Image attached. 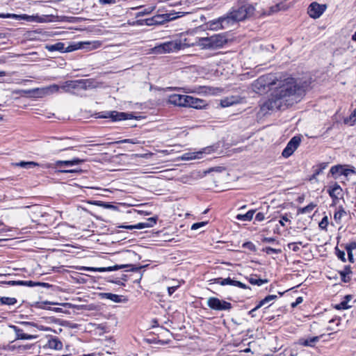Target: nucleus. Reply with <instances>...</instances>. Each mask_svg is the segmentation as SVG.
<instances>
[{"label": "nucleus", "mask_w": 356, "mask_h": 356, "mask_svg": "<svg viewBox=\"0 0 356 356\" xmlns=\"http://www.w3.org/2000/svg\"><path fill=\"white\" fill-rule=\"evenodd\" d=\"M301 245L302 242L298 243H291L288 244V246L290 249H291L293 252H298L300 250L298 245Z\"/></svg>", "instance_id": "42"}, {"label": "nucleus", "mask_w": 356, "mask_h": 356, "mask_svg": "<svg viewBox=\"0 0 356 356\" xmlns=\"http://www.w3.org/2000/svg\"><path fill=\"white\" fill-rule=\"evenodd\" d=\"M10 328L15 332L17 339H33L37 338V335L28 334L24 332V330L18 327L16 325H10Z\"/></svg>", "instance_id": "16"}, {"label": "nucleus", "mask_w": 356, "mask_h": 356, "mask_svg": "<svg viewBox=\"0 0 356 356\" xmlns=\"http://www.w3.org/2000/svg\"><path fill=\"white\" fill-rule=\"evenodd\" d=\"M316 207V204H315L314 203H310L309 204H308L307 206H306L305 207L298 209V214H300V213H302V214L310 213Z\"/></svg>", "instance_id": "31"}, {"label": "nucleus", "mask_w": 356, "mask_h": 356, "mask_svg": "<svg viewBox=\"0 0 356 356\" xmlns=\"http://www.w3.org/2000/svg\"><path fill=\"white\" fill-rule=\"evenodd\" d=\"M205 106L206 104L204 100L187 95V102H186V107H191L200 109L202 108Z\"/></svg>", "instance_id": "14"}, {"label": "nucleus", "mask_w": 356, "mask_h": 356, "mask_svg": "<svg viewBox=\"0 0 356 356\" xmlns=\"http://www.w3.org/2000/svg\"><path fill=\"white\" fill-rule=\"evenodd\" d=\"M336 251H337V257L341 259L342 261L345 262L346 261V254H345V252L344 251H341L339 249H336Z\"/></svg>", "instance_id": "44"}, {"label": "nucleus", "mask_w": 356, "mask_h": 356, "mask_svg": "<svg viewBox=\"0 0 356 356\" xmlns=\"http://www.w3.org/2000/svg\"><path fill=\"white\" fill-rule=\"evenodd\" d=\"M325 9V6L320 5L316 2L310 4L308 8V14L314 19L319 17Z\"/></svg>", "instance_id": "9"}, {"label": "nucleus", "mask_w": 356, "mask_h": 356, "mask_svg": "<svg viewBox=\"0 0 356 356\" xmlns=\"http://www.w3.org/2000/svg\"><path fill=\"white\" fill-rule=\"evenodd\" d=\"M355 248H356V243L355 242L351 243L350 244L348 245L346 247V250L348 249H350V250L353 251V250L355 249Z\"/></svg>", "instance_id": "56"}, {"label": "nucleus", "mask_w": 356, "mask_h": 356, "mask_svg": "<svg viewBox=\"0 0 356 356\" xmlns=\"http://www.w3.org/2000/svg\"><path fill=\"white\" fill-rule=\"evenodd\" d=\"M168 102L175 106L186 107L187 95L172 94L168 97Z\"/></svg>", "instance_id": "11"}, {"label": "nucleus", "mask_w": 356, "mask_h": 356, "mask_svg": "<svg viewBox=\"0 0 356 356\" xmlns=\"http://www.w3.org/2000/svg\"><path fill=\"white\" fill-rule=\"evenodd\" d=\"M60 89H61L65 92H70V89L68 87L67 81L63 83V85L60 86Z\"/></svg>", "instance_id": "50"}, {"label": "nucleus", "mask_w": 356, "mask_h": 356, "mask_svg": "<svg viewBox=\"0 0 356 356\" xmlns=\"http://www.w3.org/2000/svg\"><path fill=\"white\" fill-rule=\"evenodd\" d=\"M21 325L25 326V327H30V326H35V325L33 323H31V322H21L20 323Z\"/></svg>", "instance_id": "58"}, {"label": "nucleus", "mask_w": 356, "mask_h": 356, "mask_svg": "<svg viewBox=\"0 0 356 356\" xmlns=\"http://www.w3.org/2000/svg\"><path fill=\"white\" fill-rule=\"evenodd\" d=\"M83 44L82 49H86L87 51H91L93 49H96L101 46V42L99 41H94V42H81Z\"/></svg>", "instance_id": "27"}, {"label": "nucleus", "mask_w": 356, "mask_h": 356, "mask_svg": "<svg viewBox=\"0 0 356 356\" xmlns=\"http://www.w3.org/2000/svg\"><path fill=\"white\" fill-rule=\"evenodd\" d=\"M231 280L232 279L230 277H227L225 279H222L221 277L215 279V283L219 284L222 286L224 285H231Z\"/></svg>", "instance_id": "36"}, {"label": "nucleus", "mask_w": 356, "mask_h": 356, "mask_svg": "<svg viewBox=\"0 0 356 356\" xmlns=\"http://www.w3.org/2000/svg\"><path fill=\"white\" fill-rule=\"evenodd\" d=\"M60 90V86L57 84H52L49 86L38 88L36 90L38 95L41 96L49 95L56 92H58Z\"/></svg>", "instance_id": "15"}, {"label": "nucleus", "mask_w": 356, "mask_h": 356, "mask_svg": "<svg viewBox=\"0 0 356 356\" xmlns=\"http://www.w3.org/2000/svg\"><path fill=\"white\" fill-rule=\"evenodd\" d=\"M290 222V220L289 218H287L286 215H284V216H282V219L280 220V224L282 225V226H284V222Z\"/></svg>", "instance_id": "54"}, {"label": "nucleus", "mask_w": 356, "mask_h": 356, "mask_svg": "<svg viewBox=\"0 0 356 356\" xmlns=\"http://www.w3.org/2000/svg\"><path fill=\"white\" fill-rule=\"evenodd\" d=\"M352 273L350 266H346L343 270L339 272L341 280L343 282H348L350 280V275Z\"/></svg>", "instance_id": "25"}, {"label": "nucleus", "mask_w": 356, "mask_h": 356, "mask_svg": "<svg viewBox=\"0 0 356 356\" xmlns=\"http://www.w3.org/2000/svg\"><path fill=\"white\" fill-rule=\"evenodd\" d=\"M277 298V296L275 295H269L267 296L265 298L261 300L259 304L256 306V309H259L262 306L265 305L266 304L268 303L269 302L275 300Z\"/></svg>", "instance_id": "34"}, {"label": "nucleus", "mask_w": 356, "mask_h": 356, "mask_svg": "<svg viewBox=\"0 0 356 356\" xmlns=\"http://www.w3.org/2000/svg\"><path fill=\"white\" fill-rule=\"evenodd\" d=\"M254 7L249 3H245L237 8H234L227 17V22L229 20L240 22L248 19L254 15Z\"/></svg>", "instance_id": "4"}, {"label": "nucleus", "mask_w": 356, "mask_h": 356, "mask_svg": "<svg viewBox=\"0 0 356 356\" xmlns=\"http://www.w3.org/2000/svg\"><path fill=\"white\" fill-rule=\"evenodd\" d=\"M350 306L348 305V302L346 301H343L339 305L336 306V308L338 309H346L349 308Z\"/></svg>", "instance_id": "48"}, {"label": "nucleus", "mask_w": 356, "mask_h": 356, "mask_svg": "<svg viewBox=\"0 0 356 356\" xmlns=\"http://www.w3.org/2000/svg\"><path fill=\"white\" fill-rule=\"evenodd\" d=\"M0 18H13V19H19L22 18L20 15L16 14H0Z\"/></svg>", "instance_id": "41"}, {"label": "nucleus", "mask_w": 356, "mask_h": 356, "mask_svg": "<svg viewBox=\"0 0 356 356\" xmlns=\"http://www.w3.org/2000/svg\"><path fill=\"white\" fill-rule=\"evenodd\" d=\"M273 87L270 98L264 104L268 110H278L292 106L300 102L305 95L304 88L293 77L275 78Z\"/></svg>", "instance_id": "1"}, {"label": "nucleus", "mask_w": 356, "mask_h": 356, "mask_svg": "<svg viewBox=\"0 0 356 356\" xmlns=\"http://www.w3.org/2000/svg\"><path fill=\"white\" fill-rule=\"evenodd\" d=\"M60 172H63V173H68V172H75V170H61Z\"/></svg>", "instance_id": "62"}, {"label": "nucleus", "mask_w": 356, "mask_h": 356, "mask_svg": "<svg viewBox=\"0 0 356 356\" xmlns=\"http://www.w3.org/2000/svg\"><path fill=\"white\" fill-rule=\"evenodd\" d=\"M82 48H83L82 42H76V43L70 44L67 47H66L65 48V51L66 52H70V51H75V50H77V49H82Z\"/></svg>", "instance_id": "35"}, {"label": "nucleus", "mask_w": 356, "mask_h": 356, "mask_svg": "<svg viewBox=\"0 0 356 356\" xmlns=\"http://www.w3.org/2000/svg\"><path fill=\"white\" fill-rule=\"evenodd\" d=\"M156 218L152 217V218H149L148 219H147L145 222H139L134 225L120 226L119 227H122V228L129 229H144V228H147V227H152L156 224Z\"/></svg>", "instance_id": "10"}, {"label": "nucleus", "mask_w": 356, "mask_h": 356, "mask_svg": "<svg viewBox=\"0 0 356 356\" xmlns=\"http://www.w3.org/2000/svg\"><path fill=\"white\" fill-rule=\"evenodd\" d=\"M275 76L272 74L261 76L252 83V89L257 93H264L273 88Z\"/></svg>", "instance_id": "5"}, {"label": "nucleus", "mask_w": 356, "mask_h": 356, "mask_svg": "<svg viewBox=\"0 0 356 356\" xmlns=\"http://www.w3.org/2000/svg\"><path fill=\"white\" fill-rule=\"evenodd\" d=\"M193 154H195L194 153H193V154H184L182 156V159H184V160H189V159H195L196 156L195 155L193 156Z\"/></svg>", "instance_id": "53"}, {"label": "nucleus", "mask_w": 356, "mask_h": 356, "mask_svg": "<svg viewBox=\"0 0 356 356\" xmlns=\"http://www.w3.org/2000/svg\"><path fill=\"white\" fill-rule=\"evenodd\" d=\"M330 172L332 175H339L348 176L350 173H354L355 170L353 168H347L343 165H338L332 166Z\"/></svg>", "instance_id": "13"}, {"label": "nucleus", "mask_w": 356, "mask_h": 356, "mask_svg": "<svg viewBox=\"0 0 356 356\" xmlns=\"http://www.w3.org/2000/svg\"><path fill=\"white\" fill-rule=\"evenodd\" d=\"M45 48L49 51H60V52H66L65 44L63 42H57L54 44H47Z\"/></svg>", "instance_id": "24"}, {"label": "nucleus", "mask_w": 356, "mask_h": 356, "mask_svg": "<svg viewBox=\"0 0 356 356\" xmlns=\"http://www.w3.org/2000/svg\"><path fill=\"white\" fill-rule=\"evenodd\" d=\"M243 247L248 248L250 250H254V245L251 242H247L243 244Z\"/></svg>", "instance_id": "55"}, {"label": "nucleus", "mask_w": 356, "mask_h": 356, "mask_svg": "<svg viewBox=\"0 0 356 356\" xmlns=\"http://www.w3.org/2000/svg\"><path fill=\"white\" fill-rule=\"evenodd\" d=\"M194 43H190V40L181 37L179 39L163 42L154 47L152 51L154 54H165L176 51L187 47L193 46Z\"/></svg>", "instance_id": "2"}, {"label": "nucleus", "mask_w": 356, "mask_h": 356, "mask_svg": "<svg viewBox=\"0 0 356 356\" xmlns=\"http://www.w3.org/2000/svg\"><path fill=\"white\" fill-rule=\"evenodd\" d=\"M347 213L343 207H339L338 209L334 213V220L337 224H340L341 218L346 216Z\"/></svg>", "instance_id": "26"}, {"label": "nucleus", "mask_w": 356, "mask_h": 356, "mask_svg": "<svg viewBox=\"0 0 356 356\" xmlns=\"http://www.w3.org/2000/svg\"><path fill=\"white\" fill-rule=\"evenodd\" d=\"M124 267H125V266H124V265H115L113 266H109L107 268L83 267V268L88 271L106 272V271H113V270H119Z\"/></svg>", "instance_id": "18"}, {"label": "nucleus", "mask_w": 356, "mask_h": 356, "mask_svg": "<svg viewBox=\"0 0 356 356\" xmlns=\"http://www.w3.org/2000/svg\"><path fill=\"white\" fill-rule=\"evenodd\" d=\"M7 284L10 286H35L39 285H47L45 283L35 282L33 281H0V285Z\"/></svg>", "instance_id": "12"}, {"label": "nucleus", "mask_w": 356, "mask_h": 356, "mask_svg": "<svg viewBox=\"0 0 356 356\" xmlns=\"http://www.w3.org/2000/svg\"><path fill=\"white\" fill-rule=\"evenodd\" d=\"M227 38L222 35H213L210 37L199 38L195 42H191L190 43H194V45L199 46L202 49H218L222 47L226 42Z\"/></svg>", "instance_id": "3"}, {"label": "nucleus", "mask_w": 356, "mask_h": 356, "mask_svg": "<svg viewBox=\"0 0 356 356\" xmlns=\"http://www.w3.org/2000/svg\"><path fill=\"white\" fill-rule=\"evenodd\" d=\"M319 227L322 229H326L328 225V218L327 216H325L322 218L321 221L319 222Z\"/></svg>", "instance_id": "40"}, {"label": "nucleus", "mask_w": 356, "mask_h": 356, "mask_svg": "<svg viewBox=\"0 0 356 356\" xmlns=\"http://www.w3.org/2000/svg\"><path fill=\"white\" fill-rule=\"evenodd\" d=\"M99 118H111L113 121H120L123 120L133 118V115L131 113H127L123 112L118 111H107L104 114H99Z\"/></svg>", "instance_id": "8"}, {"label": "nucleus", "mask_w": 356, "mask_h": 356, "mask_svg": "<svg viewBox=\"0 0 356 356\" xmlns=\"http://www.w3.org/2000/svg\"><path fill=\"white\" fill-rule=\"evenodd\" d=\"M153 10H154V8H151V7L144 8L141 11L138 12L137 15L138 16H143L145 15H148V14L151 13Z\"/></svg>", "instance_id": "43"}, {"label": "nucleus", "mask_w": 356, "mask_h": 356, "mask_svg": "<svg viewBox=\"0 0 356 356\" xmlns=\"http://www.w3.org/2000/svg\"><path fill=\"white\" fill-rule=\"evenodd\" d=\"M102 296L103 298H106L111 300L115 302H120L121 301V296L116 295V294H113V293H102Z\"/></svg>", "instance_id": "33"}, {"label": "nucleus", "mask_w": 356, "mask_h": 356, "mask_svg": "<svg viewBox=\"0 0 356 356\" xmlns=\"http://www.w3.org/2000/svg\"><path fill=\"white\" fill-rule=\"evenodd\" d=\"M302 302V297H298V298H297V299H296V304L299 305V304H300Z\"/></svg>", "instance_id": "61"}, {"label": "nucleus", "mask_w": 356, "mask_h": 356, "mask_svg": "<svg viewBox=\"0 0 356 356\" xmlns=\"http://www.w3.org/2000/svg\"><path fill=\"white\" fill-rule=\"evenodd\" d=\"M116 143H131L137 144L138 141L136 139H124L120 141H117Z\"/></svg>", "instance_id": "49"}, {"label": "nucleus", "mask_w": 356, "mask_h": 356, "mask_svg": "<svg viewBox=\"0 0 356 356\" xmlns=\"http://www.w3.org/2000/svg\"><path fill=\"white\" fill-rule=\"evenodd\" d=\"M248 280L250 284H252L253 285H257V286H261L263 284L268 282V280H266V279L263 280V279L257 278V275L250 277L248 279Z\"/></svg>", "instance_id": "30"}, {"label": "nucleus", "mask_w": 356, "mask_h": 356, "mask_svg": "<svg viewBox=\"0 0 356 356\" xmlns=\"http://www.w3.org/2000/svg\"><path fill=\"white\" fill-rule=\"evenodd\" d=\"M0 303L6 305H14L17 303V299L9 297H0Z\"/></svg>", "instance_id": "32"}, {"label": "nucleus", "mask_w": 356, "mask_h": 356, "mask_svg": "<svg viewBox=\"0 0 356 356\" xmlns=\"http://www.w3.org/2000/svg\"><path fill=\"white\" fill-rule=\"evenodd\" d=\"M85 161L84 159H74L71 161H57L56 162V166H72L74 165H79Z\"/></svg>", "instance_id": "22"}, {"label": "nucleus", "mask_w": 356, "mask_h": 356, "mask_svg": "<svg viewBox=\"0 0 356 356\" xmlns=\"http://www.w3.org/2000/svg\"><path fill=\"white\" fill-rule=\"evenodd\" d=\"M15 166L24 168H32L36 166H39V164L34 161H21L14 164Z\"/></svg>", "instance_id": "29"}, {"label": "nucleus", "mask_w": 356, "mask_h": 356, "mask_svg": "<svg viewBox=\"0 0 356 356\" xmlns=\"http://www.w3.org/2000/svg\"><path fill=\"white\" fill-rule=\"evenodd\" d=\"M99 2L102 4L112 3H114V0H99Z\"/></svg>", "instance_id": "60"}, {"label": "nucleus", "mask_w": 356, "mask_h": 356, "mask_svg": "<svg viewBox=\"0 0 356 356\" xmlns=\"http://www.w3.org/2000/svg\"><path fill=\"white\" fill-rule=\"evenodd\" d=\"M231 285L234 286H238L239 288L244 289H250V287H248L245 284H243L239 281L232 280V279L231 280Z\"/></svg>", "instance_id": "38"}, {"label": "nucleus", "mask_w": 356, "mask_h": 356, "mask_svg": "<svg viewBox=\"0 0 356 356\" xmlns=\"http://www.w3.org/2000/svg\"><path fill=\"white\" fill-rule=\"evenodd\" d=\"M352 40L353 41H355L356 42V31L355 32V33L352 35Z\"/></svg>", "instance_id": "64"}, {"label": "nucleus", "mask_w": 356, "mask_h": 356, "mask_svg": "<svg viewBox=\"0 0 356 356\" xmlns=\"http://www.w3.org/2000/svg\"><path fill=\"white\" fill-rule=\"evenodd\" d=\"M355 120H356V108L351 113L349 118L344 120V122L346 124H348V123L353 124L355 122Z\"/></svg>", "instance_id": "39"}, {"label": "nucleus", "mask_w": 356, "mask_h": 356, "mask_svg": "<svg viewBox=\"0 0 356 356\" xmlns=\"http://www.w3.org/2000/svg\"><path fill=\"white\" fill-rule=\"evenodd\" d=\"M301 142L300 136H293L287 143L286 147L282 151V155L284 158H289L299 147Z\"/></svg>", "instance_id": "7"}, {"label": "nucleus", "mask_w": 356, "mask_h": 356, "mask_svg": "<svg viewBox=\"0 0 356 356\" xmlns=\"http://www.w3.org/2000/svg\"><path fill=\"white\" fill-rule=\"evenodd\" d=\"M265 252L267 254H272V253L277 254V253L281 252V250L280 249H275V248H273L270 247H267L265 248Z\"/></svg>", "instance_id": "47"}, {"label": "nucleus", "mask_w": 356, "mask_h": 356, "mask_svg": "<svg viewBox=\"0 0 356 356\" xmlns=\"http://www.w3.org/2000/svg\"><path fill=\"white\" fill-rule=\"evenodd\" d=\"M275 238H264L263 239V242H265V243H273V242H275Z\"/></svg>", "instance_id": "59"}, {"label": "nucleus", "mask_w": 356, "mask_h": 356, "mask_svg": "<svg viewBox=\"0 0 356 356\" xmlns=\"http://www.w3.org/2000/svg\"><path fill=\"white\" fill-rule=\"evenodd\" d=\"M207 305L211 309L217 311L230 310L232 308L230 302L215 297H211L207 300Z\"/></svg>", "instance_id": "6"}, {"label": "nucleus", "mask_w": 356, "mask_h": 356, "mask_svg": "<svg viewBox=\"0 0 356 356\" xmlns=\"http://www.w3.org/2000/svg\"><path fill=\"white\" fill-rule=\"evenodd\" d=\"M227 22V17H222L216 21L209 22L208 25L211 30H218L224 27L223 24Z\"/></svg>", "instance_id": "21"}, {"label": "nucleus", "mask_w": 356, "mask_h": 356, "mask_svg": "<svg viewBox=\"0 0 356 356\" xmlns=\"http://www.w3.org/2000/svg\"><path fill=\"white\" fill-rule=\"evenodd\" d=\"M43 348H48L54 350H61L63 348V343L58 338L53 337L49 339L47 343Z\"/></svg>", "instance_id": "20"}, {"label": "nucleus", "mask_w": 356, "mask_h": 356, "mask_svg": "<svg viewBox=\"0 0 356 356\" xmlns=\"http://www.w3.org/2000/svg\"><path fill=\"white\" fill-rule=\"evenodd\" d=\"M346 251H347V254H348V261L350 263H354L355 260H354V258H353V251H351L350 249H348Z\"/></svg>", "instance_id": "52"}, {"label": "nucleus", "mask_w": 356, "mask_h": 356, "mask_svg": "<svg viewBox=\"0 0 356 356\" xmlns=\"http://www.w3.org/2000/svg\"><path fill=\"white\" fill-rule=\"evenodd\" d=\"M177 289V286H170L168 288V291L170 296H171Z\"/></svg>", "instance_id": "57"}, {"label": "nucleus", "mask_w": 356, "mask_h": 356, "mask_svg": "<svg viewBox=\"0 0 356 356\" xmlns=\"http://www.w3.org/2000/svg\"><path fill=\"white\" fill-rule=\"evenodd\" d=\"M342 189L340 186L337 184L330 186L328 193L331 197L333 199H338L339 196L341 194Z\"/></svg>", "instance_id": "23"}, {"label": "nucleus", "mask_w": 356, "mask_h": 356, "mask_svg": "<svg viewBox=\"0 0 356 356\" xmlns=\"http://www.w3.org/2000/svg\"><path fill=\"white\" fill-rule=\"evenodd\" d=\"M234 103V101L232 100V99H229V98H226L221 101V105L223 107L229 106L230 105H232Z\"/></svg>", "instance_id": "45"}, {"label": "nucleus", "mask_w": 356, "mask_h": 356, "mask_svg": "<svg viewBox=\"0 0 356 356\" xmlns=\"http://www.w3.org/2000/svg\"><path fill=\"white\" fill-rule=\"evenodd\" d=\"M254 213V210H250L245 214H238L236 218L241 221H250L252 219Z\"/></svg>", "instance_id": "28"}, {"label": "nucleus", "mask_w": 356, "mask_h": 356, "mask_svg": "<svg viewBox=\"0 0 356 356\" xmlns=\"http://www.w3.org/2000/svg\"><path fill=\"white\" fill-rule=\"evenodd\" d=\"M67 82L68 87L70 89V91L72 90H75L79 88L83 89V90H86L88 88V85H87L88 80L80 79V80H75V81H67Z\"/></svg>", "instance_id": "17"}, {"label": "nucleus", "mask_w": 356, "mask_h": 356, "mask_svg": "<svg viewBox=\"0 0 356 356\" xmlns=\"http://www.w3.org/2000/svg\"><path fill=\"white\" fill-rule=\"evenodd\" d=\"M321 336L313 337L309 339H300L298 343L303 346L314 347L315 344L320 340Z\"/></svg>", "instance_id": "19"}, {"label": "nucleus", "mask_w": 356, "mask_h": 356, "mask_svg": "<svg viewBox=\"0 0 356 356\" xmlns=\"http://www.w3.org/2000/svg\"><path fill=\"white\" fill-rule=\"evenodd\" d=\"M207 224V222H196V223H194L192 226H191V229L192 230H196L200 227H202L204 226H205Z\"/></svg>", "instance_id": "46"}, {"label": "nucleus", "mask_w": 356, "mask_h": 356, "mask_svg": "<svg viewBox=\"0 0 356 356\" xmlns=\"http://www.w3.org/2000/svg\"><path fill=\"white\" fill-rule=\"evenodd\" d=\"M95 205L102 207L105 209H115L116 207L110 203L108 202H95L93 203Z\"/></svg>", "instance_id": "37"}, {"label": "nucleus", "mask_w": 356, "mask_h": 356, "mask_svg": "<svg viewBox=\"0 0 356 356\" xmlns=\"http://www.w3.org/2000/svg\"><path fill=\"white\" fill-rule=\"evenodd\" d=\"M264 218H265L264 214L261 212L257 213L255 216V220L259 222L263 221L264 220Z\"/></svg>", "instance_id": "51"}, {"label": "nucleus", "mask_w": 356, "mask_h": 356, "mask_svg": "<svg viewBox=\"0 0 356 356\" xmlns=\"http://www.w3.org/2000/svg\"><path fill=\"white\" fill-rule=\"evenodd\" d=\"M257 309H256V307H255L254 309H251V310L249 312V314H250L252 316H254V312L255 311H257Z\"/></svg>", "instance_id": "63"}]
</instances>
